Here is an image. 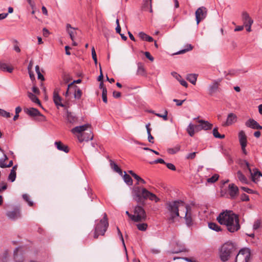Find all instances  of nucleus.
Here are the masks:
<instances>
[{
    "label": "nucleus",
    "mask_w": 262,
    "mask_h": 262,
    "mask_svg": "<svg viewBox=\"0 0 262 262\" xmlns=\"http://www.w3.org/2000/svg\"><path fill=\"white\" fill-rule=\"evenodd\" d=\"M251 258V252L249 248L241 249L236 256L235 262H249Z\"/></svg>",
    "instance_id": "7"
},
{
    "label": "nucleus",
    "mask_w": 262,
    "mask_h": 262,
    "mask_svg": "<svg viewBox=\"0 0 262 262\" xmlns=\"http://www.w3.org/2000/svg\"><path fill=\"white\" fill-rule=\"evenodd\" d=\"M197 75L195 74H189L187 75V79L191 82L192 84H195L196 79H197Z\"/></svg>",
    "instance_id": "32"
},
{
    "label": "nucleus",
    "mask_w": 262,
    "mask_h": 262,
    "mask_svg": "<svg viewBox=\"0 0 262 262\" xmlns=\"http://www.w3.org/2000/svg\"><path fill=\"white\" fill-rule=\"evenodd\" d=\"M66 117L67 122L72 125L75 124L78 122V118L73 113L67 111Z\"/></svg>",
    "instance_id": "17"
},
{
    "label": "nucleus",
    "mask_w": 262,
    "mask_h": 262,
    "mask_svg": "<svg viewBox=\"0 0 262 262\" xmlns=\"http://www.w3.org/2000/svg\"><path fill=\"white\" fill-rule=\"evenodd\" d=\"M165 163L166 162L164 161V160L163 159H161V158L157 159V160H155L154 161L149 162V163L150 164H157V163H161V164H165Z\"/></svg>",
    "instance_id": "49"
},
{
    "label": "nucleus",
    "mask_w": 262,
    "mask_h": 262,
    "mask_svg": "<svg viewBox=\"0 0 262 262\" xmlns=\"http://www.w3.org/2000/svg\"><path fill=\"white\" fill-rule=\"evenodd\" d=\"M134 178L137 181V183L136 184L138 185L139 182L142 183V184H145L146 182L142 178L140 177L138 175L136 174L134 176Z\"/></svg>",
    "instance_id": "47"
},
{
    "label": "nucleus",
    "mask_w": 262,
    "mask_h": 262,
    "mask_svg": "<svg viewBox=\"0 0 262 262\" xmlns=\"http://www.w3.org/2000/svg\"><path fill=\"white\" fill-rule=\"evenodd\" d=\"M110 164L111 167L113 170L118 172L120 175L123 176V172L122 170L118 167L117 164L114 162L112 160H110Z\"/></svg>",
    "instance_id": "29"
},
{
    "label": "nucleus",
    "mask_w": 262,
    "mask_h": 262,
    "mask_svg": "<svg viewBox=\"0 0 262 262\" xmlns=\"http://www.w3.org/2000/svg\"><path fill=\"white\" fill-rule=\"evenodd\" d=\"M92 56L93 59L96 64L97 62V55L94 47H93L92 48Z\"/></svg>",
    "instance_id": "48"
},
{
    "label": "nucleus",
    "mask_w": 262,
    "mask_h": 262,
    "mask_svg": "<svg viewBox=\"0 0 262 262\" xmlns=\"http://www.w3.org/2000/svg\"><path fill=\"white\" fill-rule=\"evenodd\" d=\"M195 125H194L191 123H190L187 127V132L189 135L191 137H192L194 135V129H195Z\"/></svg>",
    "instance_id": "34"
},
{
    "label": "nucleus",
    "mask_w": 262,
    "mask_h": 262,
    "mask_svg": "<svg viewBox=\"0 0 262 262\" xmlns=\"http://www.w3.org/2000/svg\"><path fill=\"white\" fill-rule=\"evenodd\" d=\"M208 227L214 231L219 232L222 231L221 227L219 226L216 223L210 222L208 223Z\"/></svg>",
    "instance_id": "30"
},
{
    "label": "nucleus",
    "mask_w": 262,
    "mask_h": 262,
    "mask_svg": "<svg viewBox=\"0 0 262 262\" xmlns=\"http://www.w3.org/2000/svg\"><path fill=\"white\" fill-rule=\"evenodd\" d=\"M42 33H43V36H45V37H47L49 35V34H50V32H49V30L45 28H44L43 29Z\"/></svg>",
    "instance_id": "64"
},
{
    "label": "nucleus",
    "mask_w": 262,
    "mask_h": 262,
    "mask_svg": "<svg viewBox=\"0 0 262 262\" xmlns=\"http://www.w3.org/2000/svg\"><path fill=\"white\" fill-rule=\"evenodd\" d=\"M144 55L147 58H148L149 60L152 61L154 59V57L150 55V53L148 52H145L144 53Z\"/></svg>",
    "instance_id": "58"
},
{
    "label": "nucleus",
    "mask_w": 262,
    "mask_h": 262,
    "mask_svg": "<svg viewBox=\"0 0 262 262\" xmlns=\"http://www.w3.org/2000/svg\"><path fill=\"white\" fill-rule=\"evenodd\" d=\"M138 36L143 40H145L148 42H152L154 40L151 37L148 36L143 32H139Z\"/></svg>",
    "instance_id": "28"
},
{
    "label": "nucleus",
    "mask_w": 262,
    "mask_h": 262,
    "mask_svg": "<svg viewBox=\"0 0 262 262\" xmlns=\"http://www.w3.org/2000/svg\"><path fill=\"white\" fill-rule=\"evenodd\" d=\"M219 82L214 81L212 84H211L208 88L209 94L212 96L214 93H215L219 88Z\"/></svg>",
    "instance_id": "23"
},
{
    "label": "nucleus",
    "mask_w": 262,
    "mask_h": 262,
    "mask_svg": "<svg viewBox=\"0 0 262 262\" xmlns=\"http://www.w3.org/2000/svg\"><path fill=\"white\" fill-rule=\"evenodd\" d=\"M245 125L247 127H250L254 129H261L262 126L260 125L257 121L254 120L253 119H248L245 123Z\"/></svg>",
    "instance_id": "14"
},
{
    "label": "nucleus",
    "mask_w": 262,
    "mask_h": 262,
    "mask_svg": "<svg viewBox=\"0 0 262 262\" xmlns=\"http://www.w3.org/2000/svg\"><path fill=\"white\" fill-rule=\"evenodd\" d=\"M35 71L37 74L38 79L41 80V81H44L45 78L40 72L39 66L37 65L35 66Z\"/></svg>",
    "instance_id": "38"
},
{
    "label": "nucleus",
    "mask_w": 262,
    "mask_h": 262,
    "mask_svg": "<svg viewBox=\"0 0 262 262\" xmlns=\"http://www.w3.org/2000/svg\"><path fill=\"white\" fill-rule=\"evenodd\" d=\"M25 112L27 114L31 117L43 116L37 108L33 107L27 108L25 110Z\"/></svg>",
    "instance_id": "21"
},
{
    "label": "nucleus",
    "mask_w": 262,
    "mask_h": 262,
    "mask_svg": "<svg viewBox=\"0 0 262 262\" xmlns=\"http://www.w3.org/2000/svg\"><path fill=\"white\" fill-rule=\"evenodd\" d=\"M123 180L124 182L128 186L133 185V180L129 175L127 174L125 171L124 172Z\"/></svg>",
    "instance_id": "33"
},
{
    "label": "nucleus",
    "mask_w": 262,
    "mask_h": 262,
    "mask_svg": "<svg viewBox=\"0 0 262 262\" xmlns=\"http://www.w3.org/2000/svg\"><path fill=\"white\" fill-rule=\"evenodd\" d=\"M183 209L185 210L184 212L185 213L184 219L185 223L189 227L193 225L191 207L189 205L186 204Z\"/></svg>",
    "instance_id": "10"
},
{
    "label": "nucleus",
    "mask_w": 262,
    "mask_h": 262,
    "mask_svg": "<svg viewBox=\"0 0 262 262\" xmlns=\"http://www.w3.org/2000/svg\"><path fill=\"white\" fill-rule=\"evenodd\" d=\"M8 257V252L7 251H5L3 253V256L2 257V262H7V258Z\"/></svg>",
    "instance_id": "52"
},
{
    "label": "nucleus",
    "mask_w": 262,
    "mask_h": 262,
    "mask_svg": "<svg viewBox=\"0 0 262 262\" xmlns=\"http://www.w3.org/2000/svg\"><path fill=\"white\" fill-rule=\"evenodd\" d=\"M234 250V245L231 242L224 244L219 250L220 257L222 262L227 261L230 258L231 254Z\"/></svg>",
    "instance_id": "5"
},
{
    "label": "nucleus",
    "mask_w": 262,
    "mask_h": 262,
    "mask_svg": "<svg viewBox=\"0 0 262 262\" xmlns=\"http://www.w3.org/2000/svg\"><path fill=\"white\" fill-rule=\"evenodd\" d=\"M72 89H73L75 91V93H74L75 98L77 99H79L81 98V95H82L81 90L80 89L77 88V86H73V88Z\"/></svg>",
    "instance_id": "35"
},
{
    "label": "nucleus",
    "mask_w": 262,
    "mask_h": 262,
    "mask_svg": "<svg viewBox=\"0 0 262 262\" xmlns=\"http://www.w3.org/2000/svg\"><path fill=\"white\" fill-rule=\"evenodd\" d=\"M185 100H178V99H174L173 100V101L176 103V105L177 106H181V105H182V104L183 103V102L185 101Z\"/></svg>",
    "instance_id": "59"
},
{
    "label": "nucleus",
    "mask_w": 262,
    "mask_h": 262,
    "mask_svg": "<svg viewBox=\"0 0 262 262\" xmlns=\"http://www.w3.org/2000/svg\"><path fill=\"white\" fill-rule=\"evenodd\" d=\"M216 220L221 225H225L230 232H236L241 228L238 215L231 211L226 210L221 212Z\"/></svg>",
    "instance_id": "1"
},
{
    "label": "nucleus",
    "mask_w": 262,
    "mask_h": 262,
    "mask_svg": "<svg viewBox=\"0 0 262 262\" xmlns=\"http://www.w3.org/2000/svg\"><path fill=\"white\" fill-rule=\"evenodd\" d=\"M28 97L31 100L32 102L38 104L39 106H41V103L39 99L32 93L29 92L28 93Z\"/></svg>",
    "instance_id": "31"
},
{
    "label": "nucleus",
    "mask_w": 262,
    "mask_h": 262,
    "mask_svg": "<svg viewBox=\"0 0 262 262\" xmlns=\"http://www.w3.org/2000/svg\"><path fill=\"white\" fill-rule=\"evenodd\" d=\"M134 215L133 216V221L135 222L145 221L146 219V214L144 209L139 205L135 207Z\"/></svg>",
    "instance_id": "8"
},
{
    "label": "nucleus",
    "mask_w": 262,
    "mask_h": 262,
    "mask_svg": "<svg viewBox=\"0 0 262 262\" xmlns=\"http://www.w3.org/2000/svg\"><path fill=\"white\" fill-rule=\"evenodd\" d=\"M241 189L243 190H244L245 192H246L248 193H249V194L253 193V190L251 189L248 188V187H242Z\"/></svg>",
    "instance_id": "55"
},
{
    "label": "nucleus",
    "mask_w": 262,
    "mask_h": 262,
    "mask_svg": "<svg viewBox=\"0 0 262 262\" xmlns=\"http://www.w3.org/2000/svg\"><path fill=\"white\" fill-rule=\"evenodd\" d=\"M261 226V221L260 220H257L254 221L253 225V229L254 230H256L260 227Z\"/></svg>",
    "instance_id": "42"
},
{
    "label": "nucleus",
    "mask_w": 262,
    "mask_h": 262,
    "mask_svg": "<svg viewBox=\"0 0 262 262\" xmlns=\"http://www.w3.org/2000/svg\"><path fill=\"white\" fill-rule=\"evenodd\" d=\"M152 113L155 114L156 116H157L159 117L162 118L164 119V120H165V121H166L168 120V117H167L168 112L167 111H165L164 112V114L163 115H162L161 114H159V113H154V112H152Z\"/></svg>",
    "instance_id": "45"
},
{
    "label": "nucleus",
    "mask_w": 262,
    "mask_h": 262,
    "mask_svg": "<svg viewBox=\"0 0 262 262\" xmlns=\"http://www.w3.org/2000/svg\"><path fill=\"white\" fill-rule=\"evenodd\" d=\"M165 164L166 165L168 169L171 170H176V167L173 164L170 163H165Z\"/></svg>",
    "instance_id": "54"
},
{
    "label": "nucleus",
    "mask_w": 262,
    "mask_h": 262,
    "mask_svg": "<svg viewBox=\"0 0 262 262\" xmlns=\"http://www.w3.org/2000/svg\"><path fill=\"white\" fill-rule=\"evenodd\" d=\"M186 47V48L179 51L176 54H180L184 53L187 51L191 50L193 49L192 46L190 44H187Z\"/></svg>",
    "instance_id": "39"
},
{
    "label": "nucleus",
    "mask_w": 262,
    "mask_h": 262,
    "mask_svg": "<svg viewBox=\"0 0 262 262\" xmlns=\"http://www.w3.org/2000/svg\"><path fill=\"white\" fill-rule=\"evenodd\" d=\"M132 194L134 200L139 203L143 204L144 200L148 199L150 201H155L156 203L160 200L155 194L150 192L146 188L140 186L134 187Z\"/></svg>",
    "instance_id": "3"
},
{
    "label": "nucleus",
    "mask_w": 262,
    "mask_h": 262,
    "mask_svg": "<svg viewBox=\"0 0 262 262\" xmlns=\"http://www.w3.org/2000/svg\"><path fill=\"white\" fill-rule=\"evenodd\" d=\"M186 204L182 200H176L171 202H168L166 203V209L167 211L168 216V221L170 223L175 222L177 217H180L179 211L184 209Z\"/></svg>",
    "instance_id": "2"
},
{
    "label": "nucleus",
    "mask_w": 262,
    "mask_h": 262,
    "mask_svg": "<svg viewBox=\"0 0 262 262\" xmlns=\"http://www.w3.org/2000/svg\"><path fill=\"white\" fill-rule=\"evenodd\" d=\"M137 228L139 230L144 231L147 229V224L146 223H141L137 225Z\"/></svg>",
    "instance_id": "40"
},
{
    "label": "nucleus",
    "mask_w": 262,
    "mask_h": 262,
    "mask_svg": "<svg viewBox=\"0 0 262 262\" xmlns=\"http://www.w3.org/2000/svg\"><path fill=\"white\" fill-rule=\"evenodd\" d=\"M237 178L238 180L243 184H248L249 183V181L247 178L243 174L241 170L237 171L236 173Z\"/></svg>",
    "instance_id": "26"
},
{
    "label": "nucleus",
    "mask_w": 262,
    "mask_h": 262,
    "mask_svg": "<svg viewBox=\"0 0 262 262\" xmlns=\"http://www.w3.org/2000/svg\"><path fill=\"white\" fill-rule=\"evenodd\" d=\"M7 188V184L5 182H2L0 186V193L6 190Z\"/></svg>",
    "instance_id": "51"
},
{
    "label": "nucleus",
    "mask_w": 262,
    "mask_h": 262,
    "mask_svg": "<svg viewBox=\"0 0 262 262\" xmlns=\"http://www.w3.org/2000/svg\"><path fill=\"white\" fill-rule=\"evenodd\" d=\"M113 95L114 98H118L121 96V93L119 92L114 91Z\"/></svg>",
    "instance_id": "63"
},
{
    "label": "nucleus",
    "mask_w": 262,
    "mask_h": 262,
    "mask_svg": "<svg viewBox=\"0 0 262 262\" xmlns=\"http://www.w3.org/2000/svg\"><path fill=\"white\" fill-rule=\"evenodd\" d=\"M14 42L15 43L13 46V50L15 51L17 53H19L20 52V49L18 46V41L16 40H14Z\"/></svg>",
    "instance_id": "50"
},
{
    "label": "nucleus",
    "mask_w": 262,
    "mask_h": 262,
    "mask_svg": "<svg viewBox=\"0 0 262 262\" xmlns=\"http://www.w3.org/2000/svg\"><path fill=\"white\" fill-rule=\"evenodd\" d=\"M53 100L56 106H63V104L61 103V98L59 95V91L57 89L53 92Z\"/></svg>",
    "instance_id": "18"
},
{
    "label": "nucleus",
    "mask_w": 262,
    "mask_h": 262,
    "mask_svg": "<svg viewBox=\"0 0 262 262\" xmlns=\"http://www.w3.org/2000/svg\"><path fill=\"white\" fill-rule=\"evenodd\" d=\"M238 139L240 145L241 146L244 147V146H247V136L245 134V133L244 130H241L238 133Z\"/></svg>",
    "instance_id": "20"
},
{
    "label": "nucleus",
    "mask_w": 262,
    "mask_h": 262,
    "mask_svg": "<svg viewBox=\"0 0 262 262\" xmlns=\"http://www.w3.org/2000/svg\"><path fill=\"white\" fill-rule=\"evenodd\" d=\"M23 198L28 203L29 206H32L33 205V202L30 200V197L27 194H24L23 195Z\"/></svg>",
    "instance_id": "41"
},
{
    "label": "nucleus",
    "mask_w": 262,
    "mask_h": 262,
    "mask_svg": "<svg viewBox=\"0 0 262 262\" xmlns=\"http://www.w3.org/2000/svg\"><path fill=\"white\" fill-rule=\"evenodd\" d=\"M196 152H193L191 153H189L186 156V158L187 159H191V160L195 158V157L196 156Z\"/></svg>",
    "instance_id": "53"
},
{
    "label": "nucleus",
    "mask_w": 262,
    "mask_h": 262,
    "mask_svg": "<svg viewBox=\"0 0 262 262\" xmlns=\"http://www.w3.org/2000/svg\"><path fill=\"white\" fill-rule=\"evenodd\" d=\"M137 66V74L142 76H146V72L144 68L143 64L142 62H138Z\"/></svg>",
    "instance_id": "25"
},
{
    "label": "nucleus",
    "mask_w": 262,
    "mask_h": 262,
    "mask_svg": "<svg viewBox=\"0 0 262 262\" xmlns=\"http://www.w3.org/2000/svg\"><path fill=\"white\" fill-rule=\"evenodd\" d=\"M171 75L177 79L178 80V81H179V80L180 79L182 78L181 76L180 75L178 74L176 72H173L171 73Z\"/></svg>",
    "instance_id": "60"
},
{
    "label": "nucleus",
    "mask_w": 262,
    "mask_h": 262,
    "mask_svg": "<svg viewBox=\"0 0 262 262\" xmlns=\"http://www.w3.org/2000/svg\"><path fill=\"white\" fill-rule=\"evenodd\" d=\"M81 82V80L79 79L76 80H74L72 83H70L69 84V88H71V89H72L73 88V86H75L74 85V83H79Z\"/></svg>",
    "instance_id": "57"
},
{
    "label": "nucleus",
    "mask_w": 262,
    "mask_h": 262,
    "mask_svg": "<svg viewBox=\"0 0 262 262\" xmlns=\"http://www.w3.org/2000/svg\"><path fill=\"white\" fill-rule=\"evenodd\" d=\"M54 144L59 150L64 151L66 153L69 152L68 146L64 145L61 141H56Z\"/></svg>",
    "instance_id": "24"
},
{
    "label": "nucleus",
    "mask_w": 262,
    "mask_h": 262,
    "mask_svg": "<svg viewBox=\"0 0 262 262\" xmlns=\"http://www.w3.org/2000/svg\"><path fill=\"white\" fill-rule=\"evenodd\" d=\"M237 121V116L231 113L228 115L226 121L223 124L224 126H230L236 122Z\"/></svg>",
    "instance_id": "16"
},
{
    "label": "nucleus",
    "mask_w": 262,
    "mask_h": 262,
    "mask_svg": "<svg viewBox=\"0 0 262 262\" xmlns=\"http://www.w3.org/2000/svg\"><path fill=\"white\" fill-rule=\"evenodd\" d=\"M7 217L11 220H16L21 217L20 208L15 207L11 211H7L6 213Z\"/></svg>",
    "instance_id": "12"
},
{
    "label": "nucleus",
    "mask_w": 262,
    "mask_h": 262,
    "mask_svg": "<svg viewBox=\"0 0 262 262\" xmlns=\"http://www.w3.org/2000/svg\"><path fill=\"white\" fill-rule=\"evenodd\" d=\"M0 70L11 73L13 72V68L12 67L8 66L6 63L0 62Z\"/></svg>",
    "instance_id": "27"
},
{
    "label": "nucleus",
    "mask_w": 262,
    "mask_h": 262,
    "mask_svg": "<svg viewBox=\"0 0 262 262\" xmlns=\"http://www.w3.org/2000/svg\"><path fill=\"white\" fill-rule=\"evenodd\" d=\"M179 81L180 82V84L182 85H183L186 88H187L188 86V84H187V82L184 79L181 78L179 80Z\"/></svg>",
    "instance_id": "61"
},
{
    "label": "nucleus",
    "mask_w": 262,
    "mask_h": 262,
    "mask_svg": "<svg viewBox=\"0 0 262 262\" xmlns=\"http://www.w3.org/2000/svg\"><path fill=\"white\" fill-rule=\"evenodd\" d=\"M0 116L8 118L11 117V114L4 110L0 108Z\"/></svg>",
    "instance_id": "46"
},
{
    "label": "nucleus",
    "mask_w": 262,
    "mask_h": 262,
    "mask_svg": "<svg viewBox=\"0 0 262 262\" xmlns=\"http://www.w3.org/2000/svg\"><path fill=\"white\" fill-rule=\"evenodd\" d=\"M198 121L200 123V124L195 126L196 130H208L210 129L212 127V124L208 122L207 121L199 120Z\"/></svg>",
    "instance_id": "13"
},
{
    "label": "nucleus",
    "mask_w": 262,
    "mask_h": 262,
    "mask_svg": "<svg viewBox=\"0 0 262 262\" xmlns=\"http://www.w3.org/2000/svg\"><path fill=\"white\" fill-rule=\"evenodd\" d=\"M207 14V10L204 7H201L196 10L195 15L197 25L206 18Z\"/></svg>",
    "instance_id": "11"
},
{
    "label": "nucleus",
    "mask_w": 262,
    "mask_h": 262,
    "mask_svg": "<svg viewBox=\"0 0 262 262\" xmlns=\"http://www.w3.org/2000/svg\"><path fill=\"white\" fill-rule=\"evenodd\" d=\"M229 193L231 199H234L238 193V188L234 184L228 186Z\"/></svg>",
    "instance_id": "15"
},
{
    "label": "nucleus",
    "mask_w": 262,
    "mask_h": 262,
    "mask_svg": "<svg viewBox=\"0 0 262 262\" xmlns=\"http://www.w3.org/2000/svg\"><path fill=\"white\" fill-rule=\"evenodd\" d=\"M241 199L242 201H248L249 200V196L245 193H243L241 195Z\"/></svg>",
    "instance_id": "56"
},
{
    "label": "nucleus",
    "mask_w": 262,
    "mask_h": 262,
    "mask_svg": "<svg viewBox=\"0 0 262 262\" xmlns=\"http://www.w3.org/2000/svg\"><path fill=\"white\" fill-rule=\"evenodd\" d=\"M16 177V171H13V170H11L10 173L8 176V180L11 182H14L15 180Z\"/></svg>",
    "instance_id": "37"
},
{
    "label": "nucleus",
    "mask_w": 262,
    "mask_h": 262,
    "mask_svg": "<svg viewBox=\"0 0 262 262\" xmlns=\"http://www.w3.org/2000/svg\"><path fill=\"white\" fill-rule=\"evenodd\" d=\"M242 16L244 24L246 27L248 26V24H250V25H252L253 21L247 12H243Z\"/></svg>",
    "instance_id": "22"
},
{
    "label": "nucleus",
    "mask_w": 262,
    "mask_h": 262,
    "mask_svg": "<svg viewBox=\"0 0 262 262\" xmlns=\"http://www.w3.org/2000/svg\"><path fill=\"white\" fill-rule=\"evenodd\" d=\"M244 162L246 165V168L251 174L252 181L255 183H257L260 180L261 177H262L261 173L256 168L253 170L254 172H252L248 162L245 161Z\"/></svg>",
    "instance_id": "9"
},
{
    "label": "nucleus",
    "mask_w": 262,
    "mask_h": 262,
    "mask_svg": "<svg viewBox=\"0 0 262 262\" xmlns=\"http://www.w3.org/2000/svg\"><path fill=\"white\" fill-rule=\"evenodd\" d=\"M66 30L70 35V38L72 40H74L75 39V36L77 34L76 32V28L72 27L71 25L69 24H67L66 25Z\"/></svg>",
    "instance_id": "19"
},
{
    "label": "nucleus",
    "mask_w": 262,
    "mask_h": 262,
    "mask_svg": "<svg viewBox=\"0 0 262 262\" xmlns=\"http://www.w3.org/2000/svg\"><path fill=\"white\" fill-rule=\"evenodd\" d=\"M219 178V176L217 174H214L211 177L207 179V182L211 183H214L218 180Z\"/></svg>",
    "instance_id": "44"
},
{
    "label": "nucleus",
    "mask_w": 262,
    "mask_h": 262,
    "mask_svg": "<svg viewBox=\"0 0 262 262\" xmlns=\"http://www.w3.org/2000/svg\"><path fill=\"white\" fill-rule=\"evenodd\" d=\"M117 232H118V234L119 236V237L120 238V239L122 241V244H123V245L124 246L125 252L126 253L127 252V250H126V248L125 245V243H124V239H123V235H122V234L120 229L119 228V227H117Z\"/></svg>",
    "instance_id": "43"
},
{
    "label": "nucleus",
    "mask_w": 262,
    "mask_h": 262,
    "mask_svg": "<svg viewBox=\"0 0 262 262\" xmlns=\"http://www.w3.org/2000/svg\"><path fill=\"white\" fill-rule=\"evenodd\" d=\"M7 165L5 163V160H3V159H0V167L1 168H6L7 167Z\"/></svg>",
    "instance_id": "62"
},
{
    "label": "nucleus",
    "mask_w": 262,
    "mask_h": 262,
    "mask_svg": "<svg viewBox=\"0 0 262 262\" xmlns=\"http://www.w3.org/2000/svg\"><path fill=\"white\" fill-rule=\"evenodd\" d=\"M108 226V223L106 213L104 214L103 217L98 222L96 223L94 228V237L98 238L99 235H104Z\"/></svg>",
    "instance_id": "6"
},
{
    "label": "nucleus",
    "mask_w": 262,
    "mask_h": 262,
    "mask_svg": "<svg viewBox=\"0 0 262 262\" xmlns=\"http://www.w3.org/2000/svg\"><path fill=\"white\" fill-rule=\"evenodd\" d=\"M91 125L89 124H85L81 126H77L71 129V132L74 135L78 134L77 138L80 142H82L84 141H89L92 140L93 138V135L91 131H89V133H87L89 135L86 136L85 133L83 132L86 130Z\"/></svg>",
    "instance_id": "4"
},
{
    "label": "nucleus",
    "mask_w": 262,
    "mask_h": 262,
    "mask_svg": "<svg viewBox=\"0 0 262 262\" xmlns=\"http://www.w3.org/2000/svg\"><path fill=\"white\" fill-rule=\"evenodd\" d=\"M212 134L213 136L216 138L223 139L225 138L224 135H221L219 132L217 127H214L212 130Z\"/></svg>",
    "instance_id": "36"
}]
</instances>
